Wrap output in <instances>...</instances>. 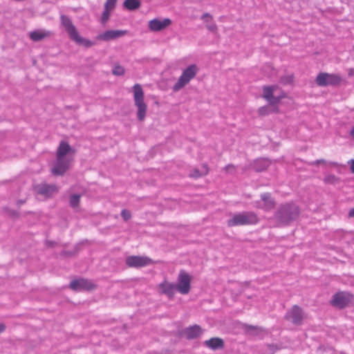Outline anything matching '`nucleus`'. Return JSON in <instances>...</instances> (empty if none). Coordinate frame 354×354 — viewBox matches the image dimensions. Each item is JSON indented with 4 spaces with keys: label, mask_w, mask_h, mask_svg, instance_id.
<instances>
[{
    "label": "nucleus",
    "mask_w": 354,
    "mask_h": 354,
    "mask_svg": "<svg viewBox=\"0 0 354 354\" xmlns=\"http://www.w3.org/2000/svg\"><path fill=\"white\" fill-rule=\"evenodd\" d=\"M171 24V20L169 18H165L162 20L155 18L149 21V28L153 32H159Z\"/></svg>",
    "instance_id": "nucleus-18"
},
{
    "label": "nucleus",
    "mask_w": 354,
    "mask_h": 354,
    "mask_svg": "<svg viewBox=\"0 0 354 354\" xmlns=\"http://www.w3.org/2000/svg\"><path fill=\"white\" fill-rule=\"evenodd\" d=\"M205 18H208L209 19L212 20V17L209 13L206 12V13H204L201 17V19H204Z\"/></svg>",
    "instance_id": "nucleus-46"
},
{
    "label": "nucleus",
    "mask_w": 354,
    "mask_h": 354,
    "mask_svg": "<svg viewBox=\"0 0 354 354\" xmlns=\"http://www.w3.org/2000/svg\"><path fill=\"white\" fill-rule=\"evenodd\" d=\"M117 0H106L104 3V8L106 10H113L116 5Z\"/></svg>",
    "instance_id": "nucleus-35"
},
{
    "label": "nucleus",
    "mask_w": 354,
    "mask_h": 354,
    "mask_svg": "<svg viewBox=\"0 0 354 354\" xmlns=\"http://www.w3.org/2000/svg\"><path fill=\"white\" fill-rule=\"evenodd\" d=\"M209 172V168L207 164H203L201 169L194 168L190 171L189 176L192 178H199L206 176Z\"/></svg>",
    "instance_id": "nucleus-23"
},
{
    "label": "nucleus",
    "mask_w": 354,
    "mask_h": 354,
    "mask_svg": "<svg viewBox=\"0 0 354 354\" xmlns=\"http://www.w3.org/2000/svg\"><path fill=\"white\" fill-rule=\"evenodd\" d=\"M121 216L124 221H128L131 218V213L129 210L123 209L121 212Z\"/></svg>",
    "instance_id": "nucleus-37"
},
{
    "label": "nucleus",
    "mask_w": 354,
    "mask_h": 354,
    "mask_svg": "<svg viewBox=\"0 0 354 354\" xmlns=\"http://www.w3.org/2000/svg\"><path fill=\"white\" fill-rule=\"evenodd\" d=\"M75 149H73L68 142L61 141L56 151V157L68 158L66 156L70 154H74Z\"/></svg>",
    "instance_id": "nucleus-19"
},
{
    "label": "nucleus",
    "mask_w": 354,
    "mask_h": 354,
    "mask_svg": "<svg viewBox=\"0 0 354 354\" xmlns=\"http://www.w3.org/2000/svg\"><path fill=\"white\" fill-rule=\"evenodd\" d=\"M243 329L244 330L245 333L248 335H257L260 330V328L258 326L249 324H244L243 326Z\"/></svg>",
    "instance_id": "nucleus-30"
},
{
    "label": "nucleus",
    "mask_w": 354,
    "mask_h": 354,
    "mask_svg": "<svg viewBox=\"0 0 354 354\" xmlns=\"http://www.w3.org/2000/svg\"><path fill=\"white\" fill-rule=\"evenodd\" d=\"M198 67L196 64H191L183 71L178 81L172 87L174 92H178L184 88L197 74Z\"/></svg>",
    "instance_id": "nucleus-4"
},
{
    "label": "nucleus",
    "mask_w": 354,
    "mask_h": 354,
    "mask_svg": "<svg viewBox=\"0 0 354 354\" xmlns=\"http://www.w3.org/2000/svg\"><path fill=\"white\" fill-rule=\"evenodd\" d=\"M3 210L8 216L12 218H18L20 216V214L18 211L12 209L8 207H4Z\"/></svg>",
    "instance_id": "nucleus-31"
},
{
    "label": "nucleus",
    "mask_w": 354,
    "mask_h": 354,
    "mask_svg": "<svg viewBox=\"0 0 354 354\" xmlns=\"http://www.w3.org/2000/svg\"><path fill=\"white\" fill-rule=\"evenodd\" d=\"M353 111H354V109H353Z\"/></svg>",
    "instance_id": "nucleus-52"
},
{
    "label": "nucleus",
    "mask_w": 354,
    "mask_h": 354,
    "mask_svg": "<svg viewBox=\"0 0 354 354\" xmlns=\"http://www.w3.org/2000/svg\"><path fill=\"white\" fill-rule=\"evenodd\" d=\"M342 78L340 75L334 73H328L324 72L319 73L316 78L315 83L317 86L322 87L326 86H338L340 85Z\"/></svg>",
    "instance_id": "nucleus-6"
},
{
    "label": "nucleus",
    "mask_w": 354,
    "mask_h": 354,
    "mask_svg": "<svg viewBox=\"0 0 354 354\" xmlns=\"http://www.w3.org/2000/svg\"><path fill=\"white\" fill-rule=\"evenodd\" d=\"M152 260L147 257L129 256L126 258V265L129 268H142L152 263Z\"/></svg>",
    "instance_id": "nucleus-12"
},
{
    "label": "nucleus",
    "mask_w": 354,
    "mask_h": 354,
    "mask_svg": "<svg viewBox=\"0 0 354 354\" xmlns=\"http://www.w3.org/2000/svg\"><path fill=\"white\" fill-rule=\"evenodd\" d=\"M81 194H73L70 196L69 205L72 208H76L79 207L80 203Z\"/></svg>",
    "instance_id": "nucleus-29"
},
{
    "label": "nucleus",
    "mask_w": 354,
    "mask_h": 354,
    "mask_svg": "<svg viewBox=\"0 0 354 354\" xmlns=\"http://www.w3.org/2000/svg\"><path fill=\"white\" fill-rule=\"evenodd\" d=\"M30 38L34 41H39L48 36V33L41 30H34L30 32Z\"/></svg>",
    "instance_id": "nucleus-28"
},
{
    "label": "nucleus",
    "mask_w": 354,
    "mask_h": 354,
    "mask_svg": "<svg viewBox=\"0 0 354 354\" xmlns=\"http://www.w3.org/2000/svg\"><path fill=\"white\" fill-rule=\"evenodd\" d=\"M71 39L75 41L77 44L84 46L85 48H90L95 44V41H92L88 39L81 37L77 32Z\"/></svg>",
    "instance_id": "nucleus-25"
},
{
    "label": "nucleus",
    "mask_w": 354,
    "mask_h": 354,
    "mask_svg": "<svg viewBox=\"0 0 354 354\" xmlns=\"http://www.w3.org/2000/svg\"><path fill=\"white\" fill-rule=\"evenodd\" d=\"M324 183L331 185H335L340 181L339 178L333 174L327 175L324 177Z\"/></svg>",
    "instance_id": "nucleus-33"
},
{
    "label": "nucleus",
    "mask_w": 354,
    "mask_h": 354,
    "mask_svg": "<svg viewBox=\"0 0 354 354\" xmlns=\"http://www.w3.org/2000/svg\"><path fill=\"white\" fill-rule=\"evenodd\" d=\"M111 10H106V8H104V10L102 14V16H101V23L104 24H106L109 17H110V11Z\"/></svg>",
    "instance_id": "nucleus-34"
},
{
    "label": "nucleus",
    "mask_w": 354,
    "mask_h": 354,
    "mask_svg": "<svg viewBox=\"0 0 354 354\" xmlns=\"http://www.w3.org/2000/svg\"><path fill=\"white\" fill-rule=\"evenodd\" d=\"M271 161L266 158H259L255 159L250 165V169L256 172H262L266 170L270 165Z\"/></svg>",
    "instance_id": "nucleus-20"
},
{
    "label": "nucleus",
    "mask_w": 354,
    "mask_h": 354,
    "mask_svg": "<svg viewBox=\"0 0 354 354\" xmlns=\"http://www.w3.org/2000/svg\"><path fill=\"white\" fill-rule=\"evenodd\" d=\"M279 111L277 105L271 106L269 104L261 106L258 109V113L261 116H266L271 113H279Z\"/></svg>",
    "instance_id": "nucleus-24"
},
{
    "label": "nucleus",
    "mask_w": 354,
    "mask_h": 354,
    "mask_svg": "<svg viewBox=\"0 0 354 354\" xmlns=\"http://www.w3.org/2000/svg\"><path fill=\"white\" fill-rule=\"evenodd\" d=\"M278 88L277 85L264 86L263 87V97L268 102L271 106L277 105L281 99L286 96V94L281 91V93L277 95H274V92Z\"/></svg>",
    "instance_id": "nucleus-8"
},
{
    "label": "nucleus",
    "mask_w": 354,
    "mask_h": 354,
    "mask_svg": "<svg viewBox=\"0 0 354 354\" xmlns=\"http://www.w3.org/2000/svg\"><path fill=\"white\" fill-rule=\"evenodd\" d=\"M306 315L302 309L298 305H293L288 309L284 315V319L292 323L295 326H301L303 324Z\"/></svg>",
    "instance_id": "nucleus-7"
},
{
    "label": "nucleus",
    "mask_w": 354,
    "mask_h": 354,
    "mask_svg": "<svg viewBox=\"0 0 354 354\" xmlns=\"http://www.w3.org/2000/svg\"><path fill=\"white\" fill-rule=\"evenodd\" d=\"M348 164L350 165V169L351 173L354 174V159H351L348 162Z\"/></svg>",
    "instance_id": "nucleus-42"
},
{
    "label": "nucleus",
    "mask_w": 354,
    "mask_h": 354,
    "mask_svg": "<svg viewBox=\"0 0 354 354\" xmlns=\"http://www.w3.org/2000/svg\"><path fill=\"white\" fill-rule=\"evenodd\" d=\"M125 73V69L124 68L120 65V64H115L114 65L113 70H112V74L115 76H122L124 75Z\"/></svg>",
    "instance_id": "nucleus-32"
},
{
    "label": "nucleus",
    "mask_w": 354,
    "mask_h": 354,
    "mask_svg": "<svg viewBox=\"0 0 354 354\" xmlns=\"http://www.w3.org/2000/svg\"><path fill=\"white\" fill-rule=\"evenodd\" d=\"M141 6L140 0H124L123 2V8L129 11H135L138 10Z\"/></svg>",
    "instance_id": "nucleus-26"
},
{
    "label": "nucleus",
    "mask_w": 354,
    "mask_h": 354,
    "mask_svg": "<svg viewBox=\"0 0 354 354\" xmlns=\"http://www.w3.org/2000/svg\"><path fill=\"white\" fill-rule=\"evenodd\" d=\"M80 250V244H76L72 250L73 252H74V255H76L79 251Z\"/></svg>",
    "instance_id": "nucleus-43"
},
{
    "label": "nucleus",
    "mask_w": 354,
    "mask_h": 354,
    "mask_svg": "<svg viewBox=\"0 0 354 354\" xmlns=\"http://www.w3.org/2000/svg\"><path fill=\"white\" fill-rule=\"evenodd\" d=\"M348 216L354 217V207L350 209V211L348 212Z\"/></svg>",
    "instance_id": "nucleus-49"
},
{
    "label": "nucleus",
    "mask_w": 354,
    "mask_h": 354,
    "mask_svg": "<svg viewBox=\"0 0 354 354\" xmlns=\"http://www.w3.org/2000/svg\"><path fill=\"white\" fill-rule=\"evenodd\" d=\"M261 199L256 201L255 205L257 208L263 209L266 212H270L274 209L276 202L271 194L265 192L261 194Z\"/></svg>",
    "instance_id": "nucleus-11"
},
{
    "label": "nucleus",
    "mask_w": 354,
    "mask_h": 354,
    "mask_svg": "<svg viewBox=\"0 0 354 354\" xmlns=\"http://www.w3.org/2000/svg\"><path fill=\"white\" fill-rule=\"evenodd\" d=\"M204 346L213 350L216 351L224 348L225 343L221 337H212L203 342Z\"/></svg>",
    "instance_id": "nucleus-22"
},
{
    "label": "nucleus",
    "mask_w": 354,
    "mask_h": 354,
    "mask_svg": "<svg viewBox=\"0 0 354 354\" xmlns=\"http://www.w3.org/2000/svg\"><path fill=\"white\" fill-rule=\"evenodd\" d=\"M348 77H353L354 76V68H350L348 70Z\"/></svg>",
    "instance_id": "nucleus-48"
},
{
    "label": "nucleus",
    "mask_w": 354,
    "mask_h": 354,
    "mask_svg": "<svg viewBox=\"0 0 354 354\" xmlns=\"http://www.w3.org/2000/svg\"><path fill=\"white\" fill-rule=\"evenodd\" d=\"M6 329V326L4 324L0 323V334L4 332Z\"/></svg>",
    "instance_id": "nucleus-47"
},
{
    "label": "nucleus",
    "mask_w": 354,
    "mask_h": 354,
    "mask_svg": "<svg viewBox=\"0 0 354 354\" xmlns=\"http://www.w3.org/2000/svg\"><path fill=\"white\" fill-rule=\"evenodd\" d=\"M133 90L134 103L138 108L137 118L139 121H143L147 110V106L144 102V91L139 84H136L133 86Z\"/></svg>",
    "instance_id": "nucleus-3"
},
{
    "label": "nucleus",
    "mask_w": 354,
    "mask_h": 354,
    "mask_svg": "<svg viewBox=\"0 0 354 354\" xmlns=\"http://www.w3.org/2000/svg\"><path fill=\"white\" fill-rule=\"evenodd\" d=\"M68 288L75 292L92 291L97 288V285L91 280L80 277L72 280Z\"/></svg>",
    "instance_id": "nucleus-10"
},
{
    "label": "nucleus",
    "mask_w": 354,
    "mask_h": 354,
    "mask_svg": "<svg viewBox=\"0 0 354 354\" xmlns=\"http://www.w3.org/2000/svg\"><path fill=\"white\" fill-rule=\"evenodd\" d=\"M354 302V295L348 291H338L335 293L330 304L332 306L342 310L353 304Z\"/></svg>",
    "instance_id": "nucleus-5"
},
{
    "label": "nucleus",
    "mask_w": 354,
    "mask_h": 354,
    "mask_svg": "<svg viewBox=\"0 0 354 354\" xmlns=\"http://www.w3.org/2000/svg\"><path fill=\"white\" fill-rule=\"evenodd\" d=\"M330 165H333V166H338L339 165V164L337 162H330Z\"/></svg>",
    "instance_id": "nucleus-51"
},
{
    "label": "nucleus",
    "mask_w": 354,
    "mask_h": 354,
    "mask_svg": "<svg viewBox=\"0 0 354 354\" xmlns=\"http://www.w3.org/2000/svg\"><path fill=\"white\" fill-rule=\"evenodd\" d=\"M60 19L62 25L64 27L65 30L71 39L78 32L75 26L73 25L71 19L68 16L62 15Z\"/></svg>",
    "instance_id": "nucleus-21"
},
{
    "label": "nucleus",
    "mask_w": 354,
    "mask_h": 354,
    "mask_svg": "<svg viewBox=\"0 0 354 354\" xmlns=\"http://www.w3.org/2000/svg\"><path fill=\"white\" fill-rule=\"evenodd\" d=\"M283 84H290L293 82V75L283 76L280 80Z\"/></svg>",
    "instance_id": "nucleus-36"
},
{
    "label": "nucleus",
    "mask_w": 354,
    "mask_h": 354,
    "mask_svg": "<svg viewBox=\"0 0 354 354\" xmlns=\"http://www.w3.org/2000/svg\"><path fill=\"white\" fill-rule=\"evenodd\" d=\"M259 219L254 212H243L234 214L232 218L228 219V227L254 225L258 223Z\"/></svg>",
    "instance_id": "nucleus-2"
},
{
    "label": "nucleus",
    "mask_w": 354,
    "mask_h": 354,
    "mask_svg": "<svg viewBox=\"0 0 354 354\" xmlns=\"http://www.w3.org/2000/svg\"><path fill=\"white\" fill-rule=\"evenodd\" d=\"M207 28L209 31L212 32H215L217 30V26L214 24L207 25Z\"/></svg>",
    "instance_id": "nucleus-41"
},
{
    "label": "nucleus",
    "mask_w": 354,
    "mask_h": 354,
    "mask_svg": "<svg viewBox=\"0 0 354 354\" xmlns=\"http://www.w3.org/2000/svg\"><path fill=\"white\" fill-rule=\"evenodd\" d=\"M300 215V207L290 201L281 203L275 210L273 218L279 227L290 225L297 221Z\"/></svg>",
    "instance_id": "nucleus-1"
},
{
    "label": "nucleus",
    "mask_w": 354,
    "mask_h": 354,
    "mask_svg": "<svg viewBox=\"0 0 354 354\" xmlns=\"http://www.w3.org/2000/svg\"><path fill=\"white\" fill-rule=\"evenodd\" d=\"M60 255L64 257H71L75 256L74 252H73L72 250H62L60 253Z\"/></svg>",
    "instance_id": "nucleus-39"
},
{
    "label": "nucleus",
    "mask_w": 354,
    "mask_h": 354,
    "mask_svg": "<svg viewBox=\"0 0 354 354\" xmlns=\"http://www.w3.org/2000/svg\"><path fill=\"white\" fill-rule=\"evenodd\" d=\"M317 351L320 353H324L325 352L331 351L333 352L332 348L324 344H321L318 346Z\"/></svg>",
    "instance_id": "nucleus-38"
},
{
    "label": "nucleus",
    "mask_w": 354,
    "mask_h": 354,
    "mask_svg": "<svg viewBox=\"0 0 354 354\" xmlns=\"http://www.w3.org/2000/svg\"><path fill=\"white\" fill-rule=\"evenodd\" d=\"M70 165L69 158L56 157L51 172L54 176H63L68 169Z\"/></svg>",
    "instance_id": "nucleus-13"
},
{
    "label": "nucleus",
    "mask_w": 354,
    "mask_h": 354,
    "mask_svg": "<svg viewBox=\"0 0 354 354\" xmlns=\"http://www.w3.org/2000/svg\"><path fill=\"white\" fill-rule=\"evenodd\" d=\"M127 30H108L102 33L97 35L95 39L97 40L109 41L127 35Z\"/></svg>",
    "instance_id": "nucleus-16"
},
{
    "label": "nucleus",
    "mask_w": 354,
    "mask_h": 354,
    "mask_svg": "<svg viewBox=\"0 0 354 354\" xmlns=\"http://www.w3.org/2000/svg\"><path fill=\"white\" fill-rule=\"evenodd\" d=\"M350 135L354 138V127L350 131Z\"/></svg>",
    "instance_id": "nucleus-50"
},
{
    "label": "nucleus",
    "mask_w": 354,
    "mask_h": 354,
    "mask_svg": "<svg viewBox=\"0 0 354 354\" xmlns=\"http://www.w3.org/2000/svg\"><path fill=\"white\" fill-rule=\"evenodd\" d=\"M203 333V330L201 326L194 324L184 328L181 332V336L188 340L197 339Z\"/></svg>",
    "instance_id": "nucleus-17"
},
{
    "label": "nucleus",
    "mask_w": 354,
    "mask_h": 354,
    "mask_svg": "<svg viewBox=\"0 0 354 354\" xmlns=\"http://www.w3.org/2000/svg\"><path fill=\"white\" fill-rule=\"evenodd\" d=\"M325 162H326V160L324 159H319V160H316L315 161H314L312 163V165H319L321 163H325Z\"/></svg>",
    "instance_id": "nucleus-44"
},
{
    "label": "nucleus",
    "mask_w": 354,
    "mask_h": 354,
    "mask_svg": "<svg viewBox=\"0 0 354 354\" xmlns=\"http://www.w3.org/2000/svg\"><path fill=\"white\" fill-rule=\"evenodd\" d=\"M177 290L176 283L164 280L158 285V292L160 295H165L168 299H172Z\"/></svg>",
    "instance_id": "nucleus-14"
},
{
    "label": "nucleus",
    "mask_w": 354,
    "mask_h": 354,
    "mask_svg": "<svg viewBox=\"0 0 354 354\" xmlns=\"http://www.w3.org/2000/svg\"><path fill=\"white\" fill-rule=\"evenodd\" d=\"M263 354H274L277 351L283 348L282 344H267Z\"/></svg>",
    "instance_id": "nucleus-27"
},
{
    "label": "nucleus",
    "mask_w": 354,
    "mask_h": 354,
    "mask_svg": "<svg viewBox=\"0 0 354 354\" xmlns=\"http://www.w3.org/2000/svg\"><path fill=\"white\" fill-rule=\"evenodd\" d=\"M192 277L185 270H181L177 277L176 287L177 291L182 295H187L191 290Z\"/></svg>",
    "instance_id": "nucleus-9"
},
{
    "label": "nucleus",
    "mask_w": 354,
    "mask_h": 354,
    "mask_svg": "<svg viewBox=\"0 0 354 354\" xmlns=\"http://www.w3.org/2000/svg\"><path fill=\"white\" fill-rule=\"evenodd\" d=\"M26 203V200L25 199H19L16 202V205H17L18 207H20V206L23 204H24Z\"/></svg>",
    "instance_id": "nucleus-45"
},
{
    "label": "nucleus",
    "mask_w": 354,
    "mask_h": 354,
    "mask_svg": "<svg viewBox=\"0 0 354 354\" xmlns=\"http://www.w3.org/2000/svg\"><path fill=\"white\" fill-rule=\"evenodd\" d=\"M35 190L37 194L50 198L54 194L57 193L58 189L55 185L41 183L35 187Z\"/></svg>",
    "instance_id": "nucleus-15"
},
{
    "label": "nucleus",
    "mask_w": 354,
    "mask_h": 354,
    "mask_svg": "<svg viewBox=\"0 0 354 354\" xmlns=\"http://www.w3.org/2000/svg\"><path fill=\"white\" fill-rule=\"evenodd\" d=\"M45 245L48 248H54L57 245V243L55 241H54L46 240L45 241Z\"/></svg>",
    "instance_id": "nucleus-40"
}]
</instances>
